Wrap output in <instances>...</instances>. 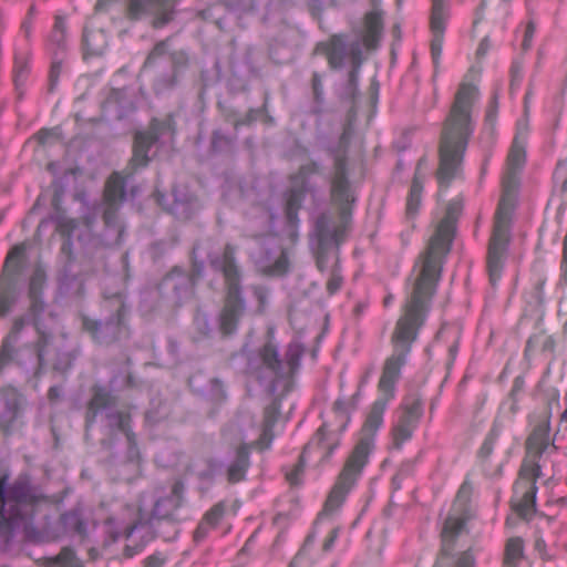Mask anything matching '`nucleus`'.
Returning a JSON list of instances; mask_svg holds the SVG:
<instances>
[{
    "label": "nucleus",
    "mask_w": 567,
    "mask_h": 567,
    "mask_svg": "<svg viewBox=\"0 0 567 567\" xmlns=\"http://www.w3.org/2000/svg\"><path fill=\"white\" fill-rule=\"evenodd\" d=\"M177 0H128L127 17L133 20L143 16H154L153 25L162 28L173 19Z\"/></svg>",
    "instance_id": "20"
},
{
    "label": "nucleus",
    "mask_w": 567,
    "mask_h": 567,
    "mask_svg": "<svg viewBox=\"0 0 567 567\" xmlns=\"http://www.w3.org/2000/svg\"><path fill=\"white\" fill-rule=\"evenodd\" d=\"M53 560L60 567H81L80 560L74 550L70 547L62 548Z\"/></svg>",
    "instance_id": "43"
},
{
    "label": "nucleus",
    "mask_w": 567,
    "mask_h": 567,
    "mask_svg": "<svg viewBox=\"0 0 567 567\" xmlns=\"http://www.w3.org/2000/svg\"><path fill=\"white\" fill-rule=\"evenodd\" d=\"M392 399L381 395L372 405L362 427V435L348 456L338 481L331 489L324 508L333 511L344 501L347 494L361 476L369 456L374 449V436L383 423V414Z\"/></svg>",
    "instance_id": "4"
},
{
    "label": "nucleus",
    "mask_w": 567,
    "mask_h": 567,
    "mask_svg": "<svg viewBox=\"0 0 567 567\" xmlns=\"http://www.w3.org/2000/svg\"><path fill=\"white\" fill-rule=\"evenodd\" d=\"M520 171L506 168L503 176V194L499 200L487 252L489 282L495 287L502 276L505 255L509 241V221L514 207L515 192L518 187Z\"/></svg>",
    "instance_id": "5"
},
{
    "label": "nucleus",
    "mask_w": 567,
    "mask_h": 567,
    "mask_svg": "<svg viewBox=\"0 0 567 567\" xmlns=\"http://www.w3.org/2000/svg\"><path fill=\"white\" fill-rule=\"evenodd\" d=\"M465 523V517L449 516L445 519L441 533V553L433 567H475V557L471 549L453 554L455 540L464 530Z\"/></svg>",
    "instance_id": "13"
},
{
    "label": "nucleus",
    "mask_w": 567,
    "mask_h": 567,
    "mask_svg": "<svg viewBox=\"0 0 567 567\" xmlns=\"http://www.w3.org/2000/svg\"><path fill=\"white\" fill-rule=\"evenodd\" d=\"M233 141L224 135L220 131H215L212 136V148L215 152H224L230 150Z\"/></svg>",
    "instance_id": "47"
},
{
    "label": "nucleus",
    "mask_w": 567,
    "mask_h": 567,
    "mask_svg": "<svg viewBox=\"0 0 567 567\" xmlns=\"http://www.w3.org/2000/svg\"><path fill=\"white\" fill-rule=\"evenodd\" d=\"M231 10L234 11H250L254 9L252 0H231Z\"/></svg>",
    "instance_id": "58"
},
{
    "label": "nucleus",
    "mask_w": 567,
    "mask_h": 567,
    "mask_svg": "<svg viewBox=\"0 0 567 567\" xmlns=\"http://www.w3.org/2000/svg\"><path fill=\"white\" fill-rule=\"evenodd\" d=\"M348 54V45L341 35H333L326 44V55L332 69H341Z\"/></svg>",
    "instance_id": "31"
},
{
    "label": "nucleus",
    "mask_w": 567,
    "mask_h": 567,
    "mask_svg": "<svg viewBox=\"0 0 567 567\" xmlns=\"http://www.w3.org/2000/svg\"><path fill=\"white\" fill-rule=\"evenodd\" d=\"M101 416L107 430V434L115 437L117 434L124 439L126 447L125 460L127 462H137L140 452L136 446L135 434L131 431V416L128 413L118 411L112 395L104 389H96L87 409L86 426Z\"/></svg>",
    "instance_id": "8"
},
{
    "label": "nucleus",
    "mask_w": 567,
    "mask_h": 567,
    "mask_svg": "<svg viewBox=\"0 0 567 567\" xmlns=\"http://www.w3.org/2000/svg\"><path fill=\"white\" fill-rule=\"evenodd\" d=\"M549 447L553 451L558 449L555 437L550 436V421L546 417L535 425L526 440L527 456L520 467L522 477L538 478L540 476L539 460Z\"/></svg>",
    "instance_id": "14"
},
{
    "label": "nucleus",
    "mask_w": 567,
    "mask_h": 567,
    "mask_svg": "<svg viewBox=\"0 0 567 567\" xmlns=\"http://www.w3.org/2000/svg\"><path fill=\"white\" fill-rule=\"evenodd\" d=\"M59 523L65 535H76L84 538L87 534L86 520L79 509H72L62 514Z\"/></svg>",
    "instance_id": "29"
},
{
    "label": "nucleus",
    "mask_w": 567,
    "mask_h": 567,
    "mask_svg": "<svg viewBox=\"0 0 567 567\" xmlns=\"http://www.w3.org/2000/svg\"><path fill=\"white\" fill-rule=\"evenodd\" d=\"M47 498L20 476L7 486V477L0 478V550H7L16 534L21 533L28 540H39L40 532L34 525L35 517H47Z\"/></svg>",
    "instance_id": "1"
},
{
    "label": "nucleus",
    "mask_w": 567,
    "mask_h": 567,
    "mask_svg": "<svg viewBox=\"0 0 567 567\" xmlns=\"http://www.w3.org/2000/svg\"><path fill=\"white\" fill-rule=\"evenodd\" d=\"M226 511V505L224 502H219L215 504L202 518L207 522L208 525L213 528L217 526L219 520L223 518Z\"/></svg>",
    "instance_id": "44"
},
{
    "label": "nucleus",
    "mask_w": 567,
    "mask_h": 567,
    "mask_svg": "<svg viewBox=\"0 0 567 567\" xmlns=\"http://www.w3.org/2000/svg\"><path fill=\"white\" fill-rule=\"evenodd\" d=\"M169 130V122L153 120L147 131L135 134L133 156L130 161L132 171L147 166L151 159L148 156L151 147Z\"/></svg>",
    "instance_id": "19"
},
{
    "label": "nucleus",
    "mask_w": 567,
    "mask_h": 567,
    "mask_svg": "<svg viewBox=\"0 0 567 567\" xmlns=\"http://www.w3.org/2000/svg\"><path fill=\"white\" fill-rule=\"evenodd\" d=\"M194 286V276L176 267L163 278L159 289L174 305L179 306L193 297Z\"/></svg>",
    "instance_id": "21"
},
{
    "label": "nucleus",
    "mask_w": 567,
    "mask_h": 567,
    "mask_svg": "<svg viewBox=\"0 0 567 567\" xmlns=\"http://www.w3.org/2000/svg\"><path fill=\"white\" fill-rule=\"evenodd\" d=\"M210 392L215 399L224 398L223 384L218 379H210Z\"/></svg>",
    "instance_id": "59"
},
{
    "label": "nucleus",
    "mask_w": 567,
    "mask_h": 567,
    "mask_svg": "<svg viewBox=\"0 0 567 567\" xmlns=\"http://www.w3.org/2000/svg\"><path fill=\"white\" fill-rule=\"evenodd\" d=\"M412 286L405 302L404 313L399 318L391 337L392 354L385 360L379 381L381 395L393 399L395 383L400 378L401 368L406 362L412 343L417 339L419 330L424 324L434 293Z\"/></svg>",
    "instance_id": "3"
},
{
    "label": "nucleus",
    "mask_w": 567,
    "mask_h": 567,
    "mask_svg": "<svg viewBox=\"0 0 567 567\" xmlns=\"http://www.w3.org/2000/svg\"><path fill=\"white\" fill-rule=\"evenodd\" d=\"M28 73V65L27 62L16 59V65H14V81L18 83L19 81L23 80L27 76Z\"/></svg>",
    "instance_id": "55"
},
{
    "label": "nucleus",
    "mask_w": 567,
    "mask_h": 567,
    "mask_svg": "<svg viewBox=\"0 0 567 567\" xmlns=\"http://www.w3.org/2000/svg\"><path fill=\"white\" fill-rule=\"evenodd\" d=\"M491 48L489 39L485 37L478 44V48L476 50V55L482 58L484 56Z\"/></svg>",
    "instance_id": "64"
},
{
    "label": "nucleus",
    "mask_w": 567,
    "mask_h": 567,
    "mask_svg": "<svg viewBox=\"0 0 567 567\" xmlns=\"http://www.w3.org/2000/svg\"><path fill=\"white\" fill-rule=\"evenodd\" d=\"M104 226H105V229H104V231H103V234H102V238H101L102 243H103L105 246H109V247H112V246H118V245H121V244H122V241H123L124 233H122L121 238H120V240H118V241H116V243H109V241H107V236H109V237H115L116 231L114 230V227H110V228H109V227H107V225H106L105 223H104ZM123 231H125V228H124V227H123Z\"/></svg>",
    "instance_id": "52"
},
{
    "label": "nucleus",
    "mask_w": 567,
    "mask_h": 567,
    "mask_svg": "<svg viewBox=\"0 0 567 567\" xmlns=\"http://www.w3.org/2000/svg\"><path fill=\"white\" fill-rule=\"evenodd\" d=\"M512 81L511 85L518 83L522 80V65L519 63H513L511 68Z\"/></svg>",
    "instance_id": "63"
},
{
    "label": "nucleus",
    "mask_w": 567,
    "mask_h": 567,
    "mask_svg": "<svg viewBox=\"0 0 567 567\" xmlns=\"http://www.w3.org/2000/svg\"><path fill=\"white\" fill-rule=\"evenodd\" d=\"M187 64V56L183 52H174L169 55L167 70L159 72L153 80V90L162 94L173 90L177 83L181 70Z\"/></svg>",
    "instance_id": "24"
},
{
    "label": "nucleus",
    "mask_w": 567,
    "mask_h": 567,
    "mask_svg": "<svg viewBox=\"0 0 567 567\" xmlns=\"http://www.w3.org/2000/svg\"><path fill=\"white\" fill-rule=\"evenodd\" d=\"M338 535H339V529L338 528H333L329 535L327 536V538L324 539L323 542V545H322V549L324 551H329L332 549V547L334 546V543L338 538Z\"/></svg>",
    "instance_id": "60"
},
{
    "label": "nucleus",
    "mask_w": 567,
    "mask_h": 567,
    "mask_svg": "<svg viewBox=\"0 0 567 567\" xmlns=\"http://www.w3.org/2000/svg\"><path fill=\"white\" fill-rule=\"evenodd\" d=\"M526 161L525 141L520 140L519 134L515 135L507 156V167L520 171Z\"/></svg>",
    "instance_id": "34"
},
{
    "label": "nucleus",
    "mask_w": 567,
    "mask_h": 567,
    "mask_svg": "<svg viewBox=\"0 0 567 567\" xmlns=\"http://www.w3.org/2000/svg\"><path fill=\"white\" fill-rule=\"evenodd\" d=\"M38 332H39V338L35 343L34 351H35L37 361H38V369L40 370L43 367L44 348L47 347V344L50 341V336L42 331H39V330H38Z\"/></svg>",
    "instance_id": "48"
},
{
    "label": "nucleus",
    "mask_w": 567,
    "mask_h": 567,
    "mask_svg": "<svg viewBox=\"0 0 567 567\" xmlns=\"http://www.w3.org/2000/svg\"><path fill=\"white\" fill-rule=\"evenodd\" d=\"M415 429L416 424L400 416L398 423L392 429V447L400 450L412 437Z\"/></svg>",
    "instance_id": "33"
},
{
    "label": "nucleus",
    "mask_w": 567,
    "mask_h": 567,
    "mask_svg": "<svg viewBox=\"0 0 567 567\" xmlns=\"http://www.w3.org/2000/svg\"><path fill=\"white\" fill-rule=\"evenodd\" d=\"M37 140L40 144L44 145L50 142L51 138L58 137L56 128L52 130H41L35 135Z\"/></svg>",
    "instance_id": "57"
},
{
    "label": "nucleus",
    "mask_w": 567,
    "mask_h": 567,
    "mask_svg": "<svg viewBox=\"0 0 567 567\" xmlns=\"http://www.w3.org/2000/svg\"><path fill=\"white\" fill-rule=\"evenodd\" d=\"M280 411L277 402H272L265 408L262 431L257 441L254 442L259 450H266L274 440L272 429L278 421Z\"/></svg>",
    "instance_id": "28"
},
{
    "label": "nucleus",
    "mask_w": 567,
    "mask_h": 567,
    "mask_svg": "<svg viewBox=\"0 0 567 567\" xmlns=\"http://www.w3.org/2000/svg\"><path fill=\"white\" fill-rule=\"evenodd\" d=\"M524 544L519 537L508 539L505 548V564L515 567L523 556Z\"/></svg>",
    "instance_id": "38"
},
{
    "label": "nucleus",
    "mask_w": 567,
    "mask_h": 567,
    "mask_svg": "<svg viewBox=\"0 0 567 567\" xmlns=\"http://www.w3.org/2000/svg\"><path fill=\"white\" fill-rule=\"evenodd\" d=\"M223 437L226 442L236 446L234 457L230 460L226 477L230 484L241 482L246 477V473L250 466V451L257 447L254 442L246 443V435L238 421H233L226 425L223 431Z\"/></svg>",
    "instance_id": "15"
},
{
    "label": "nucleus",
    "mask_w": 567,
    "mask_h": 567,
    "mask_svg": "<svg viewBox=\"0 0 567 567\" xmlns=\"http://www.w3.org/2000/svg\"><path fill=\"white\" fill-rule=\"evenodd\" d=\"M323 167L318 162L311 161L300 166L296 179H300L301 186L306 187L307 181L312 175H322Z\"/></svg>",
    "instance_id": "41"
},
{
    "label": "nucleus",
    "mask_w": 567,
    "mask_h": 567,
    "mask_svg": "<svg viewBox=\"0 0 567 567\" xmlns=\"http://www.w3.org/2000/svg\"><path fill=\"white\" fill-rule=\"evenodd\" d=\"M457 209L456 204L449 205L446 216L439 223L425 251L414 266L415 278L412 286L426 290L427 295L435 292L444 259L451 249L454 234L453 215Z\"/></svg>",
    "instance_id": "6"
},
{
    "label": "nucleus",
    "mask_w": 567,
    "mask_h": 567,
    "mask_svg": "<svg viewBox=\"0 0 567 567\" xmlns=\"http://www.w3.org/2000/svg\"><path fill=\"white\" fill-rule=\"evenodd\" d=\"M54 51H64L66 48V23L61 16H55L54 24L49 38Z\"/></svg>",
    "instance_id": "35"
},
{
    "label": "nucleus",
    "mask_w": 567,
    "mask_h": 567,
    "mask_svg": "<svg viewBox=\"0 0 567 567\" xmlns=\"http://www.w3.org/2000/svg\"><path fill=\"white\" fill-rule=\"evenodd\" d=\"M315 234L318 246H322L323 248L332 247L339 244L343 235V228L336 226L329 215L321 214L316 220Z\"/></svg>",
    "instance_id": "26"
},
{
    "label": "nucleus",
    "mask_w": 567,
    "mask_h": 567,
    "mask_svg": "<svg viewBox=\"0 0 567 567\" xmlns=\"http://www.w3.org/2000/svg\"><path fill=\"white\" fill-rule=\"evenodd\" d=\"M212 529L213 527H210L207 522L202 519L194 532L195 542L199 543L204 540Z\"/></svg>",
    "instance_id": "51"
},
{
    "label": "nucleus",
    "mask_w": 567,
    "mask_h": 567,
    "mask_svg": "<svg viewBox=\"0 0 567 567\" xmlns=\"http://www.w3.org/2000/svg\"><path fill=\"white\" fill-rule=\"evenodd\" d=\"M23 246H16L8 254L0 278V317H6L18 299L16 277L21 271Z\"/></svg>",
    "instance_id": "17"
},
{
    "label": "nucleus",
    "mask_w": 567,
    "mask_h": 567,
    "mask_svg": "<svg viewBox=\"0 0 567 567\" xmlns=\"http://www.w3.org/2000/svg\"><path fill=\"white\" fill-rule=\"evenodd\" d=\"M422 183L419 179L417 175L414 176V179L412 182L410 193L408 196L406 202V215L409 217H414L417 212L421 204V195H422Z\"/></svg>",
    "instance_id": "37"
},
{
    "label": "nucleus",
    "mask_w": 567,
    "mask_h": 567,
    "mask_svg": "<svg viewBox=\"0 0 567 567\" xmlns=\"http://www.w3.org/2000/svg\"><path fill=\"white\" fill-rule=\"evenodd\" d=\"M342 284H343V278L341 276V270H340V267H339V262L338 260L336 261L332 270H331V275H330V278L327 282V291L329 295H334L336 292H338L340 290V288L342 287Z\"/></svg>",
    "instance_id": "45"
},
{
    "label": "nucleus",
    "mask_w": 567,
    "mask_h": 567,
    "mask_svg": "<svg viewBox=\"0 0 567 567\" xmlns=\"http://www.w3.org/2000/svg\"><path fill=\"white\" fill-rule=\"evenodd\" d=\"M449 16L446 0H432L431 10V31L433 38L431 41V55L433 60L435 73L439 70L440 59L442 54L443 37L445 31V21Z\"/></svg>",
    "instance_id": "22"
},
{
    "label": "nucleus",
    "mask_w": 567,
    "mask_h": 567,
    "mask_svg": "<svg viewBox=\"0 0 567 567\" xmlns=\"http://www.w3.org/2000/svg\"><path fill=\"white\" fill-rule=\"evenodd\" d=\"M19 398L14 392H0V427L9 426L18 416Z\"/></svg>",
    "instance_id": "30"
},
{
    "label": "nucleus",
    "mask_w": 567,
    "mask_h": 567,
    "mask_svg": "<svg viewBox=\"0 0 567 567\" xmlns=\"http://www.w3.org/2000/svg\"><path fill=\"white\" fill-rule=\"evenodd\" d=\"M246 231L251 238L265 237V251L256 259L260 271L271 276L286 274L289 266L288 256L279 245L277 236L272 234V217L268 213H262L258 218L249 221Z\"/></svg>",
    "instance_id": "10"
},
{
    "label": "nucleus",
    "mask_w": 567,
    "mask_h": 567,
    "mask_svg": "<svg viewBox=\"0 0 567 567\" xmlns=\"http://www.w3.org/2000/svg\"><path fill=\"white\" fill-rule=\"evenodd\" d=\"M534 33H535V24L532 21H529L527 23V25H526V30H525V34H524V40H523V43H522V49L524 51H527V50L530 49Z\"/></svg>",
    "instance_id": "53"
},
{
    "label": "nucleus",
    "mask_w": 567,
    "mask_h": 567,
    "mask_svg": "<svg viewBox=\"0 0 567 567\" xmlns=\"http://www.w3.org/2000/svg\"><path fill=\"white\" fill-rule=\"evenodd\" d=\"M536 480L537 478L522 477L519 473L516 488H524V492L520 501L515 505V509L523 518H530L535 513L537 493Z\"/></svg>",
    "instance_id": "27"
},
{
    "label": "nucleus",
    "mask_w": 567,
    "mask_h": 567,
    "mask_svg": "<svg viewBox=\"0 0 567 567\" xmlns=\"http://www.w3.org/2000/svg\"><path fill=\"white\" fill-rule=\"evenodd\" d=\"M359 69H360V65L352 64V70L349 72L347 94L351 97L354 96V92L357 89Z\"/></svg>",
    "instance_id": "50"
},
{
    "label": "nucleus",
    "mask_w": 567,
    "mask_h": 567,
    "mask_svg": "<svg viewBox=\"0 0 567 567\" xmlns=\"http://www.w3.org/2000/svg\"><path fill=\"white\" fill-rule=\"evenodd\" d=\"M213 267L224 276L227 287L225 306L219 317V328L223 334L236 332L237 324L245 312V302L240 296V271L235 259V247L227 244L223 255L212 260Z\"/></svg>",
    "instance_id": "9"
},
{
    "label": "nucleus",
    "mask_w": 567,
    "mask_h": 567,
    "mask_svg": "<svg viewBox=\"0 0 567 567\" xmlns=\"http://www.w3.org/2000/svg\"><path fill=\"white\" fill-rule=\"evenodd\" d=\"M305 347L297 340L291 341L286 349L285 359L280 358L278 347L267 341L258 351L257 363H249V369L260 381L268 382L275 389L281 380H288L300 368Z\"/></svg>",
    "instance_id": "7"
},
{
    "label": "nucleus",
    "mask_w": 567,
    "mask_h": 567,
    "mask_svg": "<svg viewBox=\"0 0 567 567\" xmlns=\"http://www.w3.org/2000/svg\"><path fill=\"white\" fill-rule=\"evenodd\" d=\"M252 293L255 298L258 300L259 308L262 309L267 303L268 290L262 286H254Z\"/></svg>",
    "instance_id": "54"
},
{
    "label": "nucleus",
    "mask_w": 567,
    "mask_h": 567,
    "mask_svg": "<svg viewBox=\"0 0 567 567\" xmlns=\"http://www.w3.org/2000/svg\"><path fill=\"white\" fill-rule=\"evenodd\" d=\"M44 282V274L42 270L37 269L29 286V298L31 301L30 313L16 318L11 330L3 338L0 347V373L12 362L20 363L17 359L18 349L16 348L19 341L20 333L23 328L30 323L31 317L38 316L43 310L42 301L40 300V289Z\"/></svg>",
    "instance_id": "11"
},
{
    "label": "nucleus",
    "mask_w": 567,
    "mask_h": 567,
    "mask_svg": "<svg viewBox=\"0 0 567 567\" xmlns=\"http://www.w3.org/2000/svg\"><path fill=\"white\" fill-rule=\"evenodd\" d=\"M182 501V487L179 484H175L169 495L155 501L148 519L173 518L175 512L181 507Z\"/></svg>",
    "instance_id": "25"
},
{
    "label": "nucleus",
    "mask_w": 567,
    "mask_h": 567,
    "mask_svg": "<svg viewBox=\"0 0 567 567\" xmlns=\"http://www.w3.org/2000/svg\"><path fill=\"white\" fill-rule=\"evenodd\" d=\"M61 71V63L60 62H53L51 70H50V84L51 89L56 84L59 75Z\"/></svg>",
    "instance_id": "62"
},
{
    "label": "nucleus",
    "mask_w": 567,
    "mask_h": 567,
    "mask_svg": "<svg viewBox=\"0 0 567 567\" xmlns=\"http://www.w3.org/2000/svg\"><path fill=\"white\" fill-rule=\"evenodd\" d=\"M165 559L159 554L151 555L145 563V567H163Z\"/></svg>",
    "instance_id": "61"
},
{
    "label": "nucleus",
    "mask_w": 567,
    "mask_h": 567,
    "mask_svg": "<svg viewBox=\"0 0 567 567\" xmlns=\"http://www.w3.org/2000/svg\"><path fill=\"white\" fill-rule=\"evenodd\" d=\"M167 49H168V40H163V41H159L158 43H156L155 47L153 48V50L147 55V58L144 62V65H143V70H147L153 66H156L158 60H161L166 54Z\"/></svg>",
    "instance_id": "42"
},
{
    "label": "nucleus",
    "mask_w": 567,
    "mask_h": 567,
    "mask_svg": "<svg viewBox=\"0 0 567 567\" xmlns=\"http://www.w3.org/2000/svg\"><path fill=\"white\" fill-rule=\"evenodd\" d=\"M422 412L421 400L416 396H409L402 403V414L400 416L417 425Z\"/></svg>",
    "instance_id": "36"
},
{
    "label": "nucleus",
    "mask_w": 567,
    "mask_h": 567,
    "mask_svg": "<svg viewBox=\"0 0 567 567\" xmlns=\"http://www.w3.org/2000/svg\"><path fill=\"white\" fill-rule=\"evenodd\" d=\"M338 442L331 441L329 434L327 433V429L324 425L320 426L311 441L303 447V452L300 455L299 463L295 465L293 470L286 474L287 481L297 485L300 482V476L303 472L305 467V454L308 452L310 447H317L323 451V458H328L331 456L333 451L337 449Z\"/></svg>",
    "instance_id": "23"
},
{
    "label": "nucleus",
    "mask_w": 567,
    "mask_h": 567,
    "mask_svg": "<svg viewBox=\"0 0 567 567\" xmlns=\"http://www.w3.org/2000/svg\"><path fill=\"white\" fill-rule=\"evenodd\" d=\"M305 193L306 187L303 186L300 188L290 189L287 196L286 208L299 210L305 198Z\"/></svg>",
    "instance_id": "46"
},
{
    "label": "nucleus",
    "mask_w": 567,
    "mask_h": 567,
    "mask_svg": "<svg viewBox=\"0 0 567 567\" xmlns=\"http://www.w3.org/2000/svg\"><path fill=\"white\" fill-rule=\"evenodd\" d=\"M113 301L116 306V313L109 320L102 322L89 317L82 319L83 329L91 334L96 343L102 346H109L128 336L127 327L124 323L125 305L121 296H115Z\"/></svg>",
    "instance_id": "16"
},
{
    "label": "nucleus",
    "mask_w": 567,
    "mask_h": 567,
    "mask_svg": "<svg viewBox=\"0 0 567 567\" xmlns=\"http://www.w3.org/2000/svg\"><path fill=\"white\" fill-rule=\"evenodd\" d=\"M312 91L315 100L320 103L322 101V83L318 73H313L312 75Z\"/></svg>",
    "instance_id": "56"
},
{
    "label": "nucleus",
    "mask_w": 567,
    "mask_h": 567,
    "mask_svg": "<svg viewBox=\"0 0 567 567\" xmlns=\"http://www.w3.org/2000/svg\"><path fill=\"white\" fill-rule=\"evenodd\" d=\"M352 135L351 125H347L340 136L338 146L330 147L329 154L333 159L332 172L329 175L332 200L340 206L341 215L344 218L348 206L354 202L350 183L348 179V145Z\"/></svg>",
    "instance_id": "12"
},
{
    "label": "nucleus",
    "mask_w": 567,
    "mask_h": 567,
    "mask_svg": "<svg viewBox=\"0 0 567 567\" xmlns=\"http://www.w3.org/2000/svg\"><path fill=\"white\" fill-rule=\"evenodd\" d=\"M476 95L477 90L474 85L462 83L445 120L439 147L440 165L436 174L441 186L447 187L461 169L468 138L473 132L471 109Z\"/></svg>",
    "instance_id": "2"
},
{
    "label": "nucleus",
    "mask_w": 567,
    "mask_h": 567,
    "mask_svg": "<svg viewBox=\"0 0 567 567\" xmlns=\"http://www.w3.org/2000/svg\"><path fill=\"white\" fill-rule=\"evenodd\" d=\"M367 34H368V31L365 30V33L362 37V39H357V40L352 41L348 47V53L351 56L353 65H361L362 47L364 45L368 49H373L377 45L378 40L380 38V34H379L377 40L374 41V44L372 47H368L365 43Z\"/></svg>",
    "instance_id": "40"
},
{
    "label": "nucleus",
    "mask_w": 567,
    "mask_h": 567,
    "mask_svg": "<svg viewBox=\"0 0 567 567\" xmlns=\"http://www.w3.org/2000/svg\"><path fill=\"white\" fill-rule=\"evenodd\" d=\"M501 433H502V424H501V422L495 421L478 451L480 457L487 458L492 454V452L494 450V445H495L496 441L498 440V437L501 436Z\"/></svg>",
    "instance_id": "39"
},
{
    "label": "nucleus",
    "mask_w": 567,
    "mask_h": 567,
    "mask_svg": "<svg viewBox=\"0 0 567 567\" xmlns=\"http://www.w3.org/2000/svg\"><path fill=\"white\" fill-rule=\"evenodd\" d=\"M373 10L365 16V27L368 34L365 37V43L368 47H372L378 35L381 34L383 22L382 12L378 10L377 6L380 0H371Z\"/></svg>",
    "instance_id": "32"
},
{
    "label": "nucleus",
    "mask_w": 567,
    "mask_h": 567,
    "mask_svg": "<svg viewBox=\"0 0 567 567\" xmlns=\"http://www.w3.org/2000/svg\"><path fill=\"white\" fill-rule=\"evenodd\" d=\"M331 247H322V246H318L317 247V252H316V265H317V268L320 270V271H324L327 269V264H328V252H329V249Z\"/></svg>",
    "instance_id": "49"
},
{
    "label": "nucleus",
    "mask_w": 567,
    "mask_h": 567,
    "mask_svg": "<svg viewBox=\"0 0 567 567\" xmlns=\"http://www.w3.org/2000/svg\"><path fill=\"white\" fill-rule=\"evenodd\" d=\"M125 184L121 174L113 173L105 185L103 221L109 228L114 227L116 231L115 237L107 236L109 243L118 241L123 233V224L117 216V210L125 199Z\"/></svg>",
    "instance_id": "18"
}]
</instances>
